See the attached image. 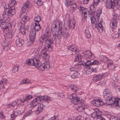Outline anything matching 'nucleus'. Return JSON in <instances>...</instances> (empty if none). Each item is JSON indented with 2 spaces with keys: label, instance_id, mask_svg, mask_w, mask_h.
<instances>
[{
  "label": "nucleus",
  "instance_id": "nucleus-37",
  "mask_svg": "<svg viewBox=\"0 0 120 120\" xmlns=\"http://www.w3.org/2000/svg\"><path fill=\"white\" fill-rule=\"evenodd\" d=\"M47 53V51L46 49H42L41 51L40 54L42 57L45 54Z\"/></svg>",
  "mask_w": 120,
  "mask_h": 120
},
{
  "label": "nucleus",
  "instance_id": "nucleus-8",
  "mask_svg": "<svg viewBox=\"0 0 120 120\" xmlns=\"http://www.w3.org/2000/svg\"><path fill=\"white\" fill-rule=\"evenodd\" d=\"M104 74L102 73H100L98 75H95L93 77V80L95 82H97L100 81L102 79L105 77Z\"/></svg>",
  "mask_w": 120,
  "mask_h": 120
},
{
  "label": "nucleus",
  "instance_id": "nucleus-7",
  "mask_svg": "<svg viewBox=\"0 0 120 120\" xmlns=\"http://www.w3.org/2000/svg\"><path fill=\"white\" fill-rule=\"evenodd\" d=\"M114 0H108L107 1L106 6L107 8H114L115 7H116L117 3H115Z\"/></svg>",
  "mask_w": 120,
  "mask_h": 120
},
{
  "label": "nucleus",
  "instance_id": "nucleus-44",
  "mask_svg": "<svg viewBox=\"0 0 120 120\" xmlns=\"http://www.w3.org/2000/svg\"><path fill=\"white\" fill-rule=\"evenodd\" d=\"M102 12L101 11L100 9H99L97 11L96 13L97 17L98 19H99V16Z\"/></svg>",
  "mask_w": 120,
  "mask_h": 120
},
{
  "label": "nucleus",
  "instance_id": "nucleus-31",
  "mask_svg": "<svg viewBox=\"0 0 120 120\" xmlns=\"http://www.w3.org/2000/svg\"><path fill=\"white\" fill-rule=\"evenodd\" d=\"M11 2L9 4L8 6L9 8H11L14 6L16 3L15 0H11Z\"/></svg>",
  "mask_w": 120,
  "mask_h": 120
},
{
  "label": "nucleus",
  "instance_id": "nucleus-22",
  "mask_svg": "<svg viewBox=\"0 0 120 120\" xmlns=\"http://www.w3.org/2000/svg\"><path fill=\"white\" fill-rule=\"evenodd\" d=\"M53 35V36L52 37L51 40L53 42H56L57 40V39H58V37L57 36V35H56V34H55V32H52Z\"/></svg>",
  "mask_w": 120,
  "mask_h": 120
},
{
  "label": "nucleus",
  "instance_id": "nucleus-15",
  "mask_svg": "<svg viewBox=\"0 0 120 120\" xmlns=\"http://www.w3.org/2000/svg\"><path fill=\"white\" fill-rule=\"evenodd\" d=\"M15 43L17 47H20L24 43V42L21 38H19L16 40Z\"/></svg>",
  "mask_w": 120,
  "mask_h": 120
},
{
  "label": "nucleus",
  "instance_id": "nucleus-16",
  "mask_svg": "<svg viewBox=\"0 0 120 120\" xmlns=\"http://www.w3.org/2000/svg\"><path fill=\"white\" fill-rule=\"evenodd\" d=\"M41 99V100H44L43 102H44V104L45 103V105L47 104L51 100L50 97L47 96H43Z\"/></svg>",
  "mask_w": 120,
  "mask_h": 120
},
{
  "label": "nucleus",
  "instance_id": "nucleus-35",
  "mask_svg": "<svg viewBox=\"0 0 120 120\" xmlns=\"http://www.w3.org/2000/svg\"><path fill=\"white\" fill-rule=\"evenodd\" d=\"M45 48L47 51H51L52 50V47L51 46V45H45Z\"/></svg>",
  "mask_w": 120,
  "mask_h": 120
},
{
  "label": "nucleus",
  "instance_id": "nucleus-3",
  "mask_svg": "<svg viewBox=\"0 0 120 120\" xmlns=\"http://www.w3.org/2000/svg\"><path fill=\"white\" fill-rule=\"evenodd\" d=\"M107 100L106 101V103L109 105L113 104L115 105L116 106H120V99L118 98H114L112 97L111 99Z\"/></svg>",
  "mask_w": 120,
  "mask_h": 120
},
{
  "label": "nucleus",
  "instance_id": "nucleus-28",
  "mask_svg": "<svg viewBox=\"0 0 120 120\" xmlns=\"http://www.w3.org/2000/svg\"><path fill=\"white\" fill-rule=\"evenodd\" d=\"M45 45H51V44L53 43L52 40L49 38L47 39H45Z\"/></svg>",
  "mask_w": 120,
  "mask_h": 120
},
{
  "label": "nucleus",
  "instance_id": "nucleus-41",
  "mask_svg": "<svg viewBox=\"0 0 120 120\" xmlns=\"http://www.w3.org/2000/svg\"><path fill=\"white\" fill-rule=\"evenodd\" d=\"M111 92L110 90L108 89H105L103 92L104 94V95H106L107 94H109Z\"/></svg>",
  "mask_w": 120,
  "mask_h": 120
},
{
  "label": "nucleus",
  "instance_id": "nucleus-39",
  "mask_svg": "<svg viewBox=\"0 0 120 120\" xmlns=\"http://www.w3.org/2000/svg\"><path fill=\"white\" fill-rule=\"evenodd\" d=\"M34 20L35 21V22L38 23V22H39L41 20V17L40 16L38 15L35 17Z\"/></svg>",
  "mask_w": 120,
  "mask_h": 120
},
{
  "label": "nucleus",
  "instance_id": "nucleus-2",
  "mask_svg": "<svg viewBox=\"0 0 120 120\" xmlns=\"http://www.w3.org/2000/svg\"><path fill=\"white\" fill-rule=\"evenodd\" d=\"M62 22L57 21L56 23L54 22L52 26V32H53L56 34V35L58 37V39H60L63 35L62 29Z\"/></svg>",
  "mask_w": 120,
  "mask_h": 120
},
{
  "label": "nucleus",
  "instance_id": "nucleus-33",
  "mask_svg": "<svg viewBox=\"0 0 120 120\" xmlns=\"http://www.w3.org/2000/svg\"><path fill=\"white\" fill-rule=\"evenodd\" d=\"M19 29L20 32L23 34H24L25 33V31L26 30L24 28H22V23H20Z\"/></svg>",
  "mask_w": 120,
  "mask_h": 120
},
{
  "label": "nucleus",
  "instance_id": "nucleus-53",
  "mask_svg": "<svg viewBox=\"0 0 120 120\" xmlns=\"http://www.w3.org/2000/svg\"><path fill=\"white\" fill-rule=\"evenodd\" d=\"M7 82V81L6 79H3L2 80H1L0 81V83L4 84L6 85V84H5V83Z\"/></svg>",
  "mask_w": 120,
  "mask_h": 120
},
{
  "label": "nucleus",
  "instance_id": "nucleus-24",
  "mask_svg": "<svg viewBox=\"0 0 120 120\" xmlns=\"http://www.w3.org/2000/svg\"><path fill=\"white\" fill-rule=\"evenodd\" d=\"M73 2V0H65V4L67 7H68L72 5Z\"/></svg>",
  "mask_w": 120,
  "mask_h": 120
},
{
  "label": "nucleus",
  "instance_id": "nucleus-45",
  "mask_svg": "<svg viewBox=\"0 0 120 120\" xmlns=\"http://www.w3.org/2000/svg\"><path fill=\"white\" fill-rule=\"evenodd\" d=\"M34 2L39 6H41L43 4L42 2L40 0H34Z\"/></svg>",
  "mask_w": 120,
  "mask_h": 120
},
{
  "label": "nucleus",
  "instance_id": "nucleus-52",
  "mask_svg": "<svg viewBox=\"0 0 120 120\" xmlns=\"http://www.w3.org/2000/svg\"><path fill=\"white\" fill-rule=\"evenodd\" d=\"M92 116L93 118H95L97 117V111L94 112L92 115Z\"/></svg>",
  "mask_w": 120,
  "mask_h": 120
},
{
  "label": "nucleus",
  "instance_id": "nucleus-25",
  "mask_svg": "<svg viewBox=\"0 0 120 120\" xmlns=\"http://www.w3.org/2000/svg\"><path fill=\"white\" fill-rule=\"evenodd\" d=\"M35 25L34 26V27L35 31H38L39 30L41 29V27L40 25L38 23H37L35 22Z\"/></svg>",
  "mask_w": 120,
  "mask_h": 120
},
{
  "label": "nucleus",
  "instance_id": "nucleus-47",
  "mask_svg": "<svg viewBox=\"0 0 120 120\" xmlns=\"http://www.w3.org/2000/svg\"><path fill=\"white\" fill-rule=\"evenodd\" d=\"M78 68H71L70 69V71L71 72L74 71V72H77L78 73L77 71Z\"/></svg>",
  "mask_w": 120,
  "mask_h": 120
},
{
  "label": "nucleus",
  "instance_id": "nucleus-61",
  "mask_svg": "<svg viewBox=\"0 0 120 120\" xmlns=\"http://www.w3.org/2000/svg\"><path fill=\"white\" fill-rule=\"evenodd\" d=\"M23 83H29L30 82V81L29 79H26L22 81Z\"/></svg>",
  "mask_w": 120,
  "mask_h": 120
},
{
  "label": "nucleus",
  "instance_id": "nucleus-43",
  "mask_svg": "<svg viewBox=\"0 0 120 120\" xmlns=\"http://www.w3.org/2000/svg\"><path fill=\"white\" fill-rule=\"evenodd\" d=\"M37 69L41 71H43L45 70V68L44 65H43V64H41L40 66H39Z\"/></svg>",
  "mask_w": 120,
  "mask_h": 120
},
{
  "label": "nucleus",
  "instance_id": "nucleus-56",
  "mask_svg": "<svg viewBox=\"0 0 120 120\" xmlns=\"http://www.w3.org/2000/svg\"><path fill=\"white\" fill-rule=\"evenodd\" d=\"M110 120H118V118L114 116H112L110 118Z\"/></svg>",
  "mask_w": 120,
  "mask_h": 120
},
{
  "label": "nucleus",
  "instance_id": "nucleus-60",
  "mask_svg": "<svg viewBox=\"0 0 120 120\" xmlns=\"http://www.w3.org/2000/svg\"><path fill=\"white\" fill-rule=\"evenodd\" d=\"M79 55L76 56L75 57V61L77 62L78 61H80V60L79 59Z\"/></svg>",
  "mask_w": 120,
  "mask_h": 120
},
{
  "label": "nucleus",
  "instance_id": "nucleus-54",
  "mask_svg": "<svg viewBox=\"0 0 120 120\" xmlns=\"http://www.w3.org/2000/svg\"><path fill=\"white\" fill-rule=\"evenodd\" d=\"M111 94L110 93L109 94H106V95H104V97L105 98H108V97H109L110 96L111 97V98H109L108 99H106V100H107L108 99H109L108 100H109V99H111V97H113L112 96L111 97Z\"/></svg>",
  "mask_w": 120,
  "mask_h": 120
},
{
  "label": "nucleus",
  "instance_id": "nucleus-42",
  "mask_svg": "<svg viewBox=\"0 0 120 120\" xmlns=\"http://www.w3.org/2000/svg\"><path fill=\"white\" fill-rule=\"evenodd\" d=\"M90 11H93V12L96 11V8L94 4L91 5L90 6Z\"/></svg>",
  "mask_w": 120,
  "mask_h": 120
},
{
  "label": "nucleus",
  "instance_id": "nucleus-64",
  "mask_svg": "<svg viewBox=\"0 0 120 120\" xmlns=\"http://www.w3.org/2000/svg\"><path fill=\"white\" fill-rule=\"evenodd\" d=\"M97 120H105V119L102 116H99L98 118H97Z\"/></svg>",
  "mask_w": 120,
  "mask_h": 120
},
{
  "label": "nucleus",
  "instance_id": "nucleus-46",
  "mask_svg": "<svg viewBox=\"0 0 120 120\" xmlns=\"http://www.w3.org/2000/svg\"><path fill=\"white\" fill-rule=\"evenodd\" d=\"M43 58L44 59L46 60H48L49 59L50 57L49 55L47 53L45 54L44 56H43Z\"/></svg>",
  "mask_w": 120,
  "mask_h": 120
},
{
  "label": "nucleus",
  "instance_id": "nucleus-58",
  "mask_svg": "<svg viewBox=\"0 0 120 120\" xmlns=\"http://www.w3.org/2000/svg\"><path fill=\"white\" fill-rule=\"evenodd\" d=\"M35 37L36 36L32 37V36H30V40L32 42H33L35 40Z\"/></svg>",
  "mask_w": 120,
  "mask_h": 120
},
{
  "label": "nucleus",
  "instance_id": "nucleus-32",
  "mask_svg": "<svg viewBox=\"0 0 120 120\" xmlns=\"http://www.w3.org/2000/svg\"><path fill=\"white\" fill-rule=\"evenodd\" d=\"M45 67L47 69H49L50 67V65L49 62V61H46L43 64Z\"/></svg>",
  "mask_w": 120,
  "mask_h": 120
},
{
  "label": "nucleus",
  "instance_id": "nucleus-1",
  "mask_svg": "<svg viewBox=\"0 0 120 120\" xmlns=\"http://www.w3.org/2000/svg\"><path fill=\"white\" fill-rule=\"evenodd\" d=\"M70 97L71 98V101L75 105H77L79 107L78 108L77 110L79 111H81L80 109H83V107L85 108H88L87 105H85L84 104V100L80 98H79L75 94H74L71 96Z\"/></svg>",
  "mask_w": 120,
  "mask_h": 120
},
{
  "label": "nucleus",
  "instance_id": "nucleus-27",
  "mask_svg": "<svg viewBox=\"0 0 120 120\" xmlns=\"http://www.w3.org/2000/svg\"><path fill=\"white\" fill-rule=\"evenodd\" d=\"M34 63V65L37 68L39 67V66H40L41 64V62L39 61V60H35Z\"/></svg>",
  "mask_w": 120,
  "mask_h": 120
},
{
  "label": "nucleus",
  "instance_id": "nucleus-19",
  "mask_svg": "<svg viewBox=\"0 0 120 120\" xmlns=\"http://www.w3.org/2000/svg\"><path fill=\"white\" fill-rule=\"evenodd\" d=\"M30 2L29 1H27L25 2L22 5V9L23 11H25L28 8L29 4Z\"/></svg>",
  "mask_w": 120,
  "mask_h": 120
},
{
  "label": "nucleus",
  "instance_id": "nucleus-30",
  "mask_svg": "<svg viewBox=\"0 0 120 120\" xmlns=\"http://www.w3.org/2000/svg\"><path fill=\"white\" fill-rule=\"evenodd\" d=\"M32 98V97L31 95H28L23 100H21V101L22 103H24L25 102L28 101Z\"/></svg>",
  "mask_w": 120,
  "mask_h": 120
},
{
  "label": "nucleus",
  "instance_id": "nucleus-21",
  "mask_svg": "<svg viewBox=\"0 0 120 120\" xmlns=\"http://www.w3.org/2000/svg\"><path fill=\"white\" fill-rule=\"evenodd\" d=\"M31 109L29 110L26 113H25L24 115V117H26V116L30 115L33 112L35 111V109L32 108Z\"/></svg>",
  "mask_w": 120,
  "mask_h": 120
},
{
  "label": "nucleus",
  "instance_id": "nucleus-18",
  "mask_svg": "<svg viewBox=\"0 0 120 120\" xmlns=\"http://www.w3.org/2000/svg\"><path fill=\"white\" fill-rule=\"evenodd\" d=\"M35 60L32 59H28L26 61V64H27L28 65L30 66H34V63Z\"/></svg>",
  "mask_w": 120,
  "mask_h": 120
},
{
  "label": "nucleus",
  "instance_id": "nucleus-50",
  "mask_svg": "<svg viewBox=\"0 0 120 120\" xmlns=\"http://www.w3.org/2000/svg\"><path fill=\"white\" fill-rule=\"evenodd\" d=\"M91 20L92 24H94L96 20V18L95 17L92 18L91 17Z\"/></svg>",
  "mask_w": 120,
  "mask_h": 120
},
{
  "label": "nucleus",
  "instance_id": "nucleus-13",
  "mask_svg": "<svg viewBox=\"0 0 120 120\" xmlns=\"http://www.w3.org/2000/svg\"><path fill=\"white\" fill-rule=\"evenodd\" d=\"M92 103L93 105L97 107H100L103 105V102L101 100H95L93 101Z\"/></svg>",
  "mask_w": 120,
  "mask_h": 120
},
{
  "label": "nucleus",
  "instance_id": "nucleus-17",
  "mask_svg": "<svg viewBox=\"0 0 120 120\" xmlns=\"http://www.w3.org/2000/svg\"><path fill=\"white\" fill-rule=\"evenodd\" d=\"M84 56L85 57H86L87 58H89V59H91V57L92 56H94V55L90 51L86 50L84 54Z\"/></svg>",
  "mask_w": 120,
  "mask_h": 120
},
{
  "label": "nucleus",
  "instance_id": "nucleus-49",
  "mask_svg": "<svg viewBox=\"0 0 120 120\" xmlns=\"http://www.w3.org/2000/svg\"><path fill=\"white\" fill-rule=\"evenodd\" d=\"M91 63V64L93 65H97L99 64L100 63V62L99 61L96 60H94V61H92Z\"/></svg>",
  "mask_w": 120,
  "mask_h": 120
},
{
  "label": "nucleus",
  "instance_id": "nucleus-40",
  "mask_svg": "<svg viewBox=\"0 0 120 120\" xmlns=\"http://www.w3.org/2000/svg\"><path fill=\"white\" fill-rule=\"evenodd\" d=\"M36 32L34 29H32L30 32V36H36Z\"/></svg>",
  "mask_w": 120,
  "mask_h": 120
},
{
  "label": "nucleus",
  "instance_id": "nucleus-36",
  "mask_svg": "<svg viewBox=\"0 0 120 120\" xmlns=\"http://www.w3.org/2000/svg\"><path fill=\"white\" fill-rule=\"evenodd\" d=\"M92 62V60L90 61V60H88L87 61L85 62H84V64H85V66H86V67H89L90 65L91 64Z\"/></svg>",
  "mask_w": 120,
  "mask_h": 120
},
{
  "label": "nucleus",
  "instance_id": "nucleus-59",
  "mask_svg": "<svg viewBox=\"0 0 120 120\" xmlns=\"http://www.w3.org/2000/svg\"><path fill=\"white\" fill-rule=\"evenodd\" d=\"M97 117L98 118L99 116H101L102 115V112L100 111H97Z\"/></svg>",
  "mask_w": 120,
  "mask_h": 120
},
{
  "label": "nucleus",
  "instance_id": "nucleus-4",
  "mask_svg": "<svg viewBox=\"0 0 120 120\" xmlns=\"http://www.w3.org/2000/svg\"><path fill=\"white\" fill-rule=\"evenodd\" d=\"M15 13V10L14 9L8 7L5 9L2 15L3 17H7V18H8L11 16L14 15Z\"/></svg>",
  "mask_w": 120,
  "mask_h": 120
},
{
  "label": "nucleus",
  "instance_id": "nucleus-11",
  "mask_svg": "<svg viewBox=\"0 0 120 120\" xmlns=\"http://www.w3.org/2000/svg\"><path fill=\"white\" fill-rule=\"evenodd\" d=\"M78 9L82 11L83 13H84V16L85 18H86L87 16V15H89L90 14V12H88V10L86 8H85L82 6L78 7Z\"/></svg>",
  "mask_w": 120,
  "mask_h": 120
},
{
  "label": "nucleus",
  "instance_id": "nucleus-34",
  "mask_svg": "<svg viewBox=\"0 0 120 120\" xmlns=\"http://www.w3.org/2000/svg\"><path fill=\"white\" fill-rule=\"evenodd\" d=\"M94 65L91 64L89 67H88V68H89L90 69H91L92 71L96 72L97 71L96 68Z\"/></svg>",
  "mask_w": 120,
  "mask_h": 120
},
{
  "label": "nucleus",
  "instance_id": "nucleus-10",
  "mask_svg": "<svg viewBox=\"0 0 120 120\" xmlns=\"http://www.w3.org/2000/svg\"><path fill=\"white\" fill-rule=\"evenodd\" d=\"M44 102H43L42 104H41L38 108L37 107L36 108H35V109L37 113H39L40 112H42L43 108L45 107V105L44 103Z\"/></svg>",
  "mask_w": 120,
  "mask_h": 120
},
{
  "label": "nucleus",
  "instance_id": "nucleus-5",
  "mask_svg": "<svg viewBox=\"0 0 120 120\" xmlns=\"http://www.w3.org/2000/svg\"><path fill=\"white\" fill-rule=\"evenodd\" d=\"M119 15L118 14H115L112 19L111 20L110 26L112 28L114 29L117 27L118 20L119 19Z\"/></svg>",
  "mask_w": 120,
  "mask_h": 120
},
{
  "label": "nucleus",
  "instance_id": "nucleus-55",
  "mask_svg": "<svg viewBox=\"0 0 120 120\" xmlns=\"http://www.w3.org/2000/svg\"><path fill=\"white\" fill-rule=\"evenodd\" d=\"M70 23H71V24H72L75 25L76 24L75 21L73 19H71L70 20Z\"/></svg>",
  "mask_w": 120,
  "mask_h": 120
},
{
  "label": "nucleus",
  "instance_id": "nucleus-26",
  "mask_svg": "<svg viewBox=\"0 0 120 120\" xmlns=\"http://www.w3.org/2000/svg\"><path fill=\"white\" fill-rule=\"evenodd\" d=\"M100 60L103 62H105L108 60H109V59L108 60V58L105 56L101 55L100 56Z\"/></svg>",
  "mask_w": 120,
  "mask_h": 120
},
{
  "label": "nucleus",
  "instance_id": "nucleus-38",
  "mask_svg": "<svg viewBox=\"0 0 120 120\" xmlns=\"http://www.w3.org/2000/svg\"><path fill=\"white\" fill-rule=\"evenodd\" d=\"M85 35L87 38H90L91 35L89 31L87 30H85Z\"/></svg>",
  "mask_w": 120,
  "mask_h": 120
},
{
  "label": "nucleus",
  "instance_id": "nucleus-29",
  "mask_svg": "<svg viewBox=\"0 0 120 120\" xmlns=\"http://www.w3.org/2000/svg\"><path fill=\"white\" fill-rule=\"evenodd\" d=\"M107 67L109 69L112 71L114 70V68H115L114 65L111 63L108 64Z\"/></svg>",
  "mask_w": 120,
  "mask_h": 120
},
{
  "label": "nucleus",
  "instance_id": "nucleus-20",
  "mask_svg": "<svg viewBox=\"0 0 120 120\" xmlns=\"http://www.w3.org/2000/svg\"><path fill=\"white\" fill-rule=\"evenodd\" d=\"M22 15H23V16L22 18V21L25 22H27L29 20V18L28 17L26 13H24Z\"/></svg>",
  "mask_w": 120,
  "mask_h": 120
},
{
  "label": "nucleus",
  "instance_id": "nucleus-6",
  "mask_svg": "<svg viewBox=\"0 0 120 120\" xmlns=\"http://www.w3.org/2000/svg\"><path fill=\"white\" fill-rule=\"evenodd\" d=\"M41 99V97L38 96L31 102L30 104V108L33 109L36 108V106L40 103Z\"/></svg>",
  "mask_w": 120,
  "mask_h": 120
},
{
  "label": "nucleus",
  "instance_id": "nucleus-9",
  "mask_svg": "<svg viewBox=\"0 0 120 120\" xmlns=\"http://www.w3.org/2000/svg\"><path fill=\"white\" fill-rule=\"evenodd\" d=\"M0 26L2 29L4 30L8 29L9 30L11 28V24L10 23L6 22L2 23L0 24Z\"/></svg>",
  "mask_w": 120,
  "mask_h": 120
},
{
  "label": "nucleus",
  "instance_id": "nucleus-62",
  "mask_svg": "<svg viewBox=\"0 0 120 120\" xmlns=\"http://www.w3.org/2000/svg\"><path fill=\"white\" fill-rule=\"evenodd\" d=\"M99 0H94V3H93V4L95 5H97L98 3L99 2Z\"/></svg>",
  "mask_w": 120,
  "mask_h": 120
},
{
  "label": "nucleus",
  "instance_id": "nucleus-63",
  "mask_svg": "<svg viewBox=\"0 0 120 120\" xmlns=\"http://www.w3.org/2000/svg\"><path fill=\"white\" fill-rule=\"evenodd\" d=\"M84 62H85L83 61H82L81 60H80L78 64L79 65H82L83 66H85V64H84Z\"/></svg>",
  "mask_w": 120,
  "mask_h": 120
},
{
  "label": "nucleus",
  "instance_id": "nucleus-23",
  "mask_svg": "<svg viewBox=\"0 0 120 120\" xmlns=\"http://www.w3.org/2000/svg\"><path fill=\"white\" fill-rule=\"evenodd\" d=\"M98 27H97V28L98 31L100 33H101L103 32L104 28L101 23L100 22L98 24Z\"/></svg>",
  "mask_w": 120,
  "mask_h": 120
},
{
  "label": "nucleus",
  "instance_id": "nucleus-57",
  "mask_svg": "<svg viewBox=\"0 0 120 120\" xmlns=\"http://www.w3.org/2000/svg\"><path fill=\"white\" fill-rule=\"evenodd\" d=\"M18 70V68L17 66H15L12 70V71L14 73L17 72Z\"/></svg>",
  "mask_w": 120,
  "mask_h": 120
},
{
  "label": "nucleus",
  "instance_id": "nucleus-48",
  "mask_svg": "<svg viewBox=\"0 0 120 120\" xmlns=\"http://www.w3.org/2000/svg\"><path fill=\"white\" fill-rule=\"evenodd\" d=\"M78 75V73L77 72H74L71 75V77L72 78H75L77 77Z\"/></svg>",
  "mask_w": 120,
  "mask_h": 120
},
{
  "label": "nucleus",
  "instance_id": "nucleus-12",
  "mask_svg": "<svg viewBox=\"0 0 120 120\" xmlns=\"http://www.w3.org/2000/svg\"><path fill=\"white\" fill-rule=\"evenodd\" d=\"M68 48L69 50L74 52L75 54H78L80 52V50L73 45L69 46Z\"/></svg>",
  "mask_w": 120,
  "mask_h": 120
},
{
  "label": "nucleus",
  "instance_id": "nucleus-14",
  "mask_svg": "<svg viewBox=\"0 0 120 120\" xmlns=\"http://www.w3.org/2000/svg\"><path fill=\"white\" fill-rule=\"evenodd\" d=\"M48 33V32L47 31L46 34L43 35L40 37L39 39L40 42H43L44 40L45 41V39H47L49 37Z\"/></svg>",
  "mask_w": 120,
  "mask_h": 120
},
{
  "label": "nucleus",
  "instance_id": "nucleus-51",
  "mask_svg": "<svg viewBox=\"0 0 120 120\" xmlns=\"http://www.w3.org/2000/svg\"><path fill=\"white\" fill-rule=\"evenodd\" d=\"M41 58V56L39 54H37L36 57H35V59H34L35 60H39V59Z\"/></svg>",
  "mask_w": 120,
  "mask_h": 120
}]
</instances>
